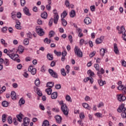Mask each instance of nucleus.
I'll list each match as a JSON object with an SVG mask.
<instances>
[{
  "mask_svg": "<svg viewBox=\"0 0 126 126\" xmlns=\"http://www.w3.org/2000/svg\"><path fill=\"white\" fill-rule=\"evenodd\" d=\"M126 108L125 107V104L122 103L117 109V111L118 113H122L121 116L123 119L126 118Z\"/></svg>",
  "mask_w": 126,
  "mask_h": 126,
  "instance_id": "obj_1",
  "label": "nucleus"
},
{
  "mask_svg": "<svg viewBox=\"0 0 126 126\" xmlns=\"http://www.w3.org/2000/svg\"><path fill=\"white\" fill-rule=\"evenodd\" d=\"M94 67L95 68L96 70H97V75L99 78H102V75L105 73V70L103 68H101L100 70V67L98 64H95Z\"/></svg>",
  "mask_w": 126,
  "mask_h": 126,
  "instance_id": "obj_2",
  "label": "nucleus"
},
{
  "mask_svg": "<svg viewBox=\"0 0 126 126\" xmlns=\"http://www.w3.org/2000/svg\"><path fill=\"white\" fill-rule=\"evenodd\" d=\"M60 104V105H62L61 110L62 112L65 116H67V115H68V108H67V106H66V104H63V101H61Z\"/></svg>",
  "mask_w": 126,
  "mask_h": 126,
  "instance_id": "obj_3",
  "label": "nucleus"
},
{
  "mask_svg": "<svg viewBox=\"0 0 126 126\" xmlns=\"http://www.w3.org/2000/svg\"><path fill=\"white\" fill-rule=\"evenodd\" d=\"M74 51L75 55H77L79 58H82V52H81L80 48H78L77 46H75Z\"/></svg>",
  "mask_w": 126,
  "mask_h": 126,
  "instance_id": "obj_4",
  "label": "nucleus"
},
{
  "mask_svg": "<svg viewBox=\"0 0 126 126\" xmlns=\"http://www.w3.org/2000/svg\"><path fill=\"white\" fill-rule=\"evenodd\" d=\"M48 72L50 74L51 76H52L54 78H58V73L55 72L54 70L52 69H49Z\"/></svg>",
  "mask_w": 126,
  "mask_h": 126,
  "instance_id": "obj_5",
  "label": "nucleus"
},
{
  "mask_svg": "<svg viewBox=\"0 0 126 126\" xmlns=\"http://www.w3.org/2000/svg\"><path fill=\"white\" fill-rule=\"evenodd\" d=\"M28 70L32 75H35V74H36V73L37 72V69L33 68L32 66H30L29 67Z\"/></svg>",
  "mask_w": 126,
  "mask_h": 126,
  "instance_id": "obj_6",
  "label": "nucleus"
},
{
  "mask_svg": "<svg viewBox=\"0 0 126 126\" xmlns=\"http://www.w3.org/2000/svg\"><path fill=\"white\" fill-rule=\"evenodd\" d=\"M36 32L39 36H43L45 34V32L43 31L42 29L39 27L36 28Z\"/></svg>",
  "mask_w": 126,
  "mask_h": 126,
  "instance_id": "obj_7",
  "label": "nucleus"
},
{
  "mask_svg": "<svg viewBox=\"0 0 126 126\" xmlns=\"http://www.w3.org/2000/svg\"><path fill=\"white\" fill-rule=\"evenodd\" d=\"M117 99L120 102H124V101H125L126 97L124 94H120L117 95Z\"/></svg>",
  "mask_w": 126,
  "mask_h": 126,
  "instance_id": "obj_8",
  "label": "nucleus"
},
{
  "mask_svg": "<svg viewBox=\"0 0 126 126\" xmlns=\"http://www.w3.org/2000/svg\"><path fill=\"white\" fill-rule=\"evenodd\" d=\"M29 123H30V119L27 117H25L23 120V124L22 126H28L29 125Z\"/></svg>",
  "mask_w": 126,
  "mask_h": 126,
  "instance_id": "obj_9",
  "label": "nucleus"
},
{
  "mask_svg": "<svg viewBox=\"0 0 126 126\" xmlns=\"http://www.w3.org/2000/svg\"><path fill=\"white\" fill-rule=\"evenodd\" d=\"M7 56H8V57H9V58H10V59H11V60H13L14 61H15L16 60V59H17L18 58V57H19L18 54H7Z\"/></svg>",
  "mask_w": 126,
  "mask_h": 126,
  "instance_id": "obj_10",
  "label": "nucleus"
},
{
  "mask_svg": "<svg viewBox=\"0 0 126 126\" xmlns=\"http://www.w3.org/2000/svg\"><path fill=\"white\" fill-rule=\"evenodd\" d=\"M23 11L26 15H27L28 16H31V13H30V12H29V9H28V8L27 7H25L23 8Z\"/></svg>",
  "mask_w": 126,
  "mask_h": 126,
  "instance_id": "obj_11",
  "label": "nucleus"
},
{
  "mask_svg": "<svg viewBox=\"0 0 126 126\" xmlns=\"http://www.w3.org/2000/svg\"><path fill=\"white\" fill-rule=\"evenodd\" d=\"M84 22L87 25H89V24H91V22H92V21L91 20V19H90V18L86 17L85 18Z\"/></svg>",
  "mask_w": 126,
  "mask_h": 126,
  "instance_id": "obj_12",
  "label": "nucleus"
},
{
  "mask_svg": "<svg viewBox=\"0 0 126 126\" xmlns=\"http://www.w3.org/2000/svg\"><path fill=\"white\" fill-rule=\"evenodd\" d=\"M114 52L116 55H119V54H120V51H119V48H118L117 43L114 44Z\"/></svg>",
  "mask_w": 126,
  "mask_h": 126,
  "instance_id": "obj_13",
  "label": "nucleus"
},
{
  "mask_svg": "<svg viewBox=\"0 0 126 126\" xmlns=\"http://www.w3.org/2000/svg\"><path fill=\"white\" fill-rule=\"evenodd\" d=\"M55 119L56 121V122L58 124H61L62 123V117H61V116L60 115H57L55 116Z\"/></svg>",
  "mask_w": 126,
  "mask_h": 126,
  "instance_id": "obj_14",
  "label": "nucleus"
},
{
  "mask_svg": "<svg viewBox=\"0 0 126 126\" xmlns=\"http://www.w3.org/2000/svg\"><path fill=\"white\" fill-rule=\"evenodd\" d=\"M119 34H122L123 35L126 33V29H125V27L122 26L120 28V30H119Z\"/></svg>",
  "mask_w": 126,
  "mask_h": 126,
  "instance_id": "obj_15",
  "label": "nucleus"
},
{
  "mask_svg": "<svg viewBox=\"0 0 126 126\" xmlns=\"http://www.w3.org/2000/svg\"><path fill=\"white\" fill-rule=\"evenodd\" d=\"M10 96L12 100H16V94L15 93V92L14 91L11 92Z\"/></svg>",
  "mask_w": 126,
  "mask_h": 126,
  "instance_id": "obj_16",
  "label": "nucleus"
},
{
  "mask_svg": "<svg viewBox=\"0 0 126 126\" xmlns=\"http://www.w3.org/2000/svg\"><path fill=\"white\" fill-rule=\"evenodd\" d=\"M59 18L60 16L59 15H56V16H54V23L55 24H58V21H59Z\"/></svg>",
  "mask_w": 126,
  "mask_h": 126,
  "instance_id": "obj_17",
  "label": "nucleus"
},
{
  "mask_svg": "<svg viewBox=\"0 0 126 126\" xmlns=\"http://www.w3.org/2000/svg\"><path fill=\"white\" fill-rule=\"evenodd\" d=\"M98 83L100 86H104V84H106V81H103L101 78L98 80Z\"/></svg>",
  "mask_w": 126,
  "mask_h": 126,
  "instance_id": "obj_18",
  "label": "nucleus"
},
{
  "mask_svg": "<svg viewBox=\"0 0 126 126\" xmlns=\"http://www.w3.org/2000/svg\"><path fill=\"white\" fill-rule=\"evenodd\" d=\"M22 117H23V115L21 113H20L19 115L16 116L18 122H20V123L22 122Z\"/></svg>",
  "mask_w": 126,
  "mask_h": 126,
  "instance_id": "obj_19",
  "label": "nucleus"
},
{
  "mask_svg": "<svg viewBox=\"0 0 126 126\" xmlns=\"http://www.w3.org/2000/svg\"><path fill=\"white\" fill-rule=\"evenodd\" d=\"M18 51L19 54H22V53H23V52H24V47H23V46H22L21 45H20L18 47Z\"/></svg>",
  "mask_w": 126,
  "mask_h": 126,
  "instance_id": "obj_20",
  "label": "nucleus"
},
{
  "mask_svg": "<svg viewBox=\"0 0 126 126\" xmlns=\"http://www.w3.org/2000/svg\"><path fill=\"white\" fill-rule=\"evenodd\" d=\"M106 52H107V50L103 48H101L100 50V56H101L102 57H104V56L105 55V53H106Z\"/></svg>",
  "mask_w": 126,
  "mask_h": 126,
  "instance_id": "obj_21",
  "label": "nucleus"
},
{
  "mask_svg": "<svg viewBox=\"0 0 126 126\" xmlns=\"http://www.w3.org/2000/svg\"><path fill=\"white\" fill-rule=\"evenodd\" d=\"M77 31L78 33H79L78 36L80 37V38L83 36V33H81L82 32V30L80 28H78L77 29Z\"/></svg>",
  "mask_w": 126,
  "mask_h": 126,
  "instance_id": "obj_22",
  "label": "nucleus"
},
{
  "mask_svg": "<svg viewBox=\"0 0 126 126\" xmlns=\"http://www.w3.org/2000/svg\"><path fill=\"white\" fill-rule=\"evenodd\" d=\"M47 58L49 61H53L54 60V56L52 54L48 53L47 55Z\"/></svg>",
  "mask_w": 126,
  "mask_h": 126,
  "instance_id": "obj_23",
  "label": "nucleus"
},
{
  "mask_svg": "<svg viewBox=\"0 0 126 126\" xmlns=\"http://www.w3.org/2000/svg\"><path fill=\"white\" fill-rule=\"evenodd\" d=\"M83 107L85 109H87L88 110H91V107L89 106V104L86 103H84L82 104Z\"/></svg>",
  "mask_w": 126,
  "mask_h": 126,
  "instance_id": "obj_24",
  "label": "nucleus"
},
{
  "mask_svg": "<svg viewBox=\"0 0 126 126\" xmlns=\"http://www.w3.org/2000/svg\"><path fill=\"white\" fill-rule=\"evenodd\" d=\"M51 98L52 99H57L58 98V93L55 92L51 94Z\"/></svg>",
  "mask_w": 126,
  "mask_h": 126,
  "instance_id": "obj_25",
  "label": "nucleus"
},
{
  "mask_svg": "<svg viewBox=\"0 0 126 126\" xmlns=\"http://www.w3.org/2000/svg\"><path fill=\"white\" fill-rule=\"evenodd\" d=\"M41 17L42 18H43V19H47L48 17V14L46 12H44L42 13L41 15Z\"/></svg>",
  "mask_w": 126,
  "mask_h": 126,
  "instance_id": "obj_26",
  "label": "nucleus"
},
{
  "mask_svg": "<svg viewBox=\"0 0 126 126\" xmlns=\"http://www.w3.org/2000/svg\"><path fill=\"white\" fill-rule=\"evenodd\" d=\"M45 92L48 95H51L52 94V89L51 88H48L45 90Z\"/></svg>",
  "mask_w": 126,
  "mask_h": 126,
  "instance_id": "obj_27",
  "label": "nucleus"
},
{
  "mask_svg": "<svg viewBox=\"0 0 126 126\" xmlns=\"http://www.w3.org/2000/svg\"><path fill=\"white\" fill-rule=\"evenodd\" d=\"M66 15H67V13H66V11H64L62 14H61V18L62 19H64Z\"/></svg>",
  "mask_w": 126,
  "mask_h": 126,
  "instance_id": "obj_28",
  "label": "nucleus"
},
{
  "mask_svg": "<svg viewBox=\"0 0 126 126\" xmlns=\"http://www.w3.org/2000/svg\"><path fill=\"white\" fill-rule=\"evenodd\" d=\"M19 104H20V106H21V105H24V104H25V100H24V99H23V98H20L19 101Z\"/></svg>",
  "mask_w": 126,
  "mask_h": 126,
  "instance_id": "obj_29",
  "label": "nucleus"
},
{
  "mask_svg": "<svg viewBox=\"0 0 126 126\" xmlns=\"http://www.w3.org/2000/svg\"><path fill=\"white\" fill-rule=\"evenodd\" d=\"M70 17L73 18L74 16H75V11L74 10H72L70 12Z\"/></svg>",
  "mask_w": 126,
  "mask_h": 126,
  "instance_id": "obj_30",
  "label": "nucleus"
},
{
  "mask_svg": "<svg viewBox=\"0 0 126 126\" xmlns=\"http://www.w3.org/2000/svg\"><path fill=\"white\" fill-rule=\"evenodd\" d=\"M47 87H50V88H52V87H54V83L52 82H49L47 83Z\"/></svg>",
  "mask_w": 126,
  "mask_h": 126,
  "instance_id": "obj_31",
  "label": "nucleus"
},
{
  "mask_svg": "<svg viewBox=\"0 0 126 126\" xmlns=\"http://www.w3.org/2000/svg\"><path fill=\"white\" fill-rule=\"evenodd\" d=\"M42 126H50V123L48 120H45L43 121Z\"/></svg>",
  "mask_w": 126,
  "mask_h": 126,
  "instance_id": "obj_32",
  "label": "nucleus"
},
{
  "mask_svg": "<svg viewBox=\"0 0 126 126\" xmlns=\"http://www.w3.org/2000/svg\"><path fill=\"white\" fill-rule=\"evenodd\" d=\"M61 21L63 26L65 27L67 25V22L64 19H61Z\"/></svg>",
  "mask_w": 126,
  "mask_h": 126,
  "instance_id": "obj_33",
  "label": "nucleus"
},
{
  "mask_svg": "<svg viewBox=\"0 0 126 126\" xmlns=\"http://www.w3.org/2000/svg\"><path fill=\"white\" fill-rule=\"evenodd\" d=\"M34 84L36 86L39 87V85H40V79H39V78H37L34 81Z\"/></svg>",
  "mask_w": 126,
  "mask_h": 126,
  "instance_id": "obj_34",
  "label": "nucleus"
},
{
  "mask_svg": "<svg viewBox=\"0 0 126 126\" xmlns=\"http://www.w3.org/2000/svg\"><path fill=\"white\" fill-rule=\"evenodd\" d=\"M7 117V115H5V114L2 115V121L3 123H5V121H6V117Z\"/></svg>",
  "mask_w": 126,
  "mask_h": 126,
  "instance_id": "obj_35",
  "label": "nucleus"
},
{
  "mask_svg": "<svg viewBox=\"0 0 126 126\" xmlns=\"http://www.w3.org/2000/svg\"><path fill=\"white\" fill-rule=\"evenodd\" d=\"M103 41V40L102 39V37L99 38H97L95 40V43L96 44H101V43H102V41Z\"/></svg>",
  "mask_w": 126,
  "mask_h": 126,
  "instance_id": "obj_36",
  "label": "nucleus"
},
{
  "mask_svg": "<svg viewBox=\"0 0 126 126\" xmlns=\"http://www.w3.org/2000/svg\"><path fill=\"white\" fill-rule=\"evenodd\" d=\"M88 74H89L90 77H92V76H94V72L91 71V70H89L88 71Z\"/></svg>",
  "mask_w": 126,
  "mask_h": 126,
  "instance_id": "obj_37",
  "label": "nucleus"
},
{
  "mask_svg": "<svg viewBox=\"0 0 126 126\" xmlns=\"http://www.w3.org/2000/svg\"><path fill=\"white\" fill-rule=\"evenodd\" d=\"M61 73L63 76H66V72H65V70L64 68H62L61 69Z\"/></svg>",
  "mask_w": 126,
  "mask_h": 126,
  "instance_id": "obj_38",
  "label": "nucleus"
},
{
  "mask_svg": "<svg viewBox=\"0 0 126 126\" xmlns=\"http://www.w3.org/2000/svg\"><path fill=\"white\" fill-rule=\"evenodd\" d=\"M80 45H81V46H82V45H83V44H87V41H84V39H81L80 40Z\"/></svg>",
  "mask_w": 126,
  "mask_h": 126,
  "instance_id": "obj_39",
  "label": "nucleus"
},
{
  "mask_svg": "<svg viewBox=\"0 0 126 126\" xmlns=\"http://www.w3.org/2000/svg\"><path fill=\"white\" fill-rule=\"evenodd\" d=\"M2 106H3V107H7L8 106V102L6 101H3L2 102Z\"/></svg>",
  "mask_w": 126,
  "mask_h": 126,
  "instance_id": "obj_40",
  "label": "nucleus"
},
{
  "mask_svg": "<svg viewBox=\"0 0 126 126\" xmlns=\"http://www.w3.org/2000/svg\"><path fill=\"white\" fill-rule=\"evenodd\" d=\"M44 43H47V44H50L51 43V39H49L48 38H45L44 40Z\"/></svg>",
  "mask_w": 126,
  "mask_h": 126,
  "instance_id": "obj_41",
  "label": "nucleus"
},
{
  "mask_svg": "<svg viewBox=\"0 0 126 126\" xmlns=\"http://www.w3.org/2000/svg\"><path fill=\"white\" fill-rule=\"evenodd\" d=\"M68 39L70 43H72V42H73V40L72 39V36L71 35H68Z\"/></svg>",
  "mask_w": 126,
  "mask_h": 126,
  "instance_id": "obj_42",
  "label": "nucleus"
},
{
  "mask_svg": "<svg viewBox=\"0 0 126 126\" xmlns=\"http://www.w3.org/2000/svg\"><path fill=\"white\" fill-rule=\"evenodd\" d=\"M7 121H8V124H12V118H11V117H10V116L8 117Z\"/></svg>",
  "mask_w": 126,
  "mask_h": 126,
  "instance_id": "obj_43",
  "label": "nucleus"
},
{
  "mask_svg": "<svg viewBox=\"0 0 126 126\" xmlns=\"http://www.w3.org/2000/svg\"><path fill=\"white\" fill-rule=\"evenodd\" d=\"M54 22V19L51 18L49 21V26H52L53 25V22Z\"/></svg>",
  "mask_w": 126,
  "mask_h": 126,
  "instance_id": "obj_44",
  "label": "nucleus"
},
{
  "mask_svg": "<svg viewBox=\"0 0 126 126\" xmlns=\"http://www.w3.org/2000/svg\"><path fill=\"white\" fill-rule=\"evenodd\" d=\"M24 44L25 45H28L29 44V39L28 38H26L24 40Z\"/></svg>",
  "mask_w": 126,
  "mask_h": 126,
  "instance_id": "obj_45",
  "label": "nucleus"
},
{
  "mask_svg": "<svg viewBox=\"0 0 126 126\" xmlns=\"http://www.w3.org/2000/svg\"><path fill=\"white\" fill-rule=\"evenodd\" d=\"M27 37L29 39H32V33L31 32H29L27 33Z\"/></svg>",
  "mask_w": 126,
  "mask_h": 126,
  "instance_id": "obj_46",
  "label": "nucleus"
},
{
  "mask_svg": "<svg viewBox=\"0 0 126 126\" xmlns=\"http://www.w3.org/2000/svg\"><path fill=\"white\" fill-rule=\"evenodd\" d=\"M54 54L57 55L58 56H62V52H58L57 50H54Z\"/></svg>",
  "mask_w": 126,
  "mask_h": 126,
  "instance_id": "obj_47",
  "label": "nucleus"
},
{
  "mask_svg": "<svg viewBox=\"0 0 126 126\" xmlns=\"http://www.w3.org/2000/svg\"><path fill=\"white\" fill-rule=\"evenodd\" d=\"M54 31H50L49 34V38H52V37H54Z\"/></svg>",
  "mask_w": 126,
  "mask_h": 126,
  "instance_id": "obj_48",
  "label": "nucleus"
},
{
  "mask_svg": "<svg viewBox=\"0 0 126 126\" xmlns=\"http://www.w3.org/2000/svg\"><path fill=\"white\" fill-rule=\"evenodd\" d=\"M21 6H24L25 4H26V1L25 0H21Z\"/></svg>",
  "mask_w": 126,
  "mask_h": 126,
  "instance_id": "obj_49",
  "label": "nucleus"
},
{
  "mask_svg": "<svg viewBox=\"0 0 126 126\" xmlns=\"http://www.w3.org/2000/svg\"><path fill=\"white\" fill-rule=\"evenodd\" d=\"M3 63L5 64V65L8 66L9 65V63H8V60L5 59Z\"/></svg>",
  "mask_w": 126,
  "mask_h": 126,
  "instance_id": "obj_50",
  "label": "nucleus"
},
{
  "mask_svg": "<svg viewBox=\"0 0 126 126\" xmlns=\"http://www.w3.org/2000/svg\"><path fill=\"white\" fill-rule=\"evenodd\" d=\"M64 4L66 7H69V1H68V0H66L64 2Z\"/></svg>",
  "mask_w": 126,
  "mask_h": 126,
  "instance_id": "obj_51",
  "label": "nucleus"
},
{
  "mask_svg": "<svg viewBox=\"0 0 126 126\" xmlns=\"http://www.w3.org/2000/svg\"><path fill=\"white\" fill-rule=\"evenodd\" d=\"M69 68H70L69 65H66L65 66V69H66V73H69Z\"/></svg>",
  "mask_w": 126,
  "mask_h": 126,
  "instance_id": "obj_52",
  "label": "nucleus"
},
{
  "mask_svg": "<svg viewBox=\"0 0 126 126\" xmlns=\"http://www.w3.org/2000/svg\"><path fill=\"white\" fill-rule=\"evenodd\" d=\"M39 108L41 110H42V111H45V107L44 105H43V104H42V103L39 104Z\"/></svg>",
  "mask_w": 126,
  "mask_h": 126,
  "instance_id": "obj_53",
  "label": "nucleus"
},
{
  "mask_svg": "<svg viewBox=\"0 0 126 126\" xmlns=\"http://www.w3.org/2000/svg\"><path fill=\"white\" fill-rule=\"evenodd\" d=\"M13 123L15 126H17L18 125V123L17 122L16 118H14L13 120Z\"/></svg>",
  "mask_w": 126,
  "mask_h": 126,
  "instance_id": "obj_54",
  "label": "nucleus"
},
{
  "mask_svg": "<svg viewBox=\"0 0 126 126\" xmlns=\"http://www.w3.org/2000/svg\"><path fill=\"white\" fill-rule=\"evenodd\" d=\"M1 30L2 32H3V33H5V32H6V31H7V27H3V28H2Z\"/></svg>",
  "mask_w": 126,
  "mask_h": 126,
  "instance_id": "obj_55",
  "label": "nucleus"
},
{
  "mask_svg": "<svg viewBox=\"0 0 126 126\" xmlns=\"http://www.w3.org/2000/svg\"><path fill=\"white\" fill-rule=\"evenodd\" d=\"M41 71H42V72H45V71H46V66H45V65H43L41 67Z\"/></svg>",
  "mask_w": 126,
  "mask_h": 126,
  "instance_id": "obj_56",
  "label": "nucleus"
},
{
  "mask_svg": "<svg viewBox=\"0 0 126 126\" xmlns=\"http://www.w3.org/2000/svg\"><path fill=\"white\" fill-rule=\"evenodd\" d=\"M37 94L40 97H41V96L43 95V94H42V92H41V91H40V89L38 91H37Z\"/></svg>",
  "mask_w": 126,
  "mask_h": 126,
  "instance_id": "obj_57",
  "label": "nucleus"
},
{
  "mask_svg": "<svg viewBox=\"0 0 126 126\" xmlns=\"http://www.w3.org/2000/svg\"><path fill=\"white\" fill-rule=\"evenodd\" d=\"M50 65L52 67H54V66H55V65H56V62H55L54 61H52L50 63Z\"/></svg>",
  "mask_w": 126,
  "mask_h": 126,
  "instance_id": "obj_58",
  "label": "nucleus"
},
{
  "mask_svg": "<svg viewBox=\"0 0 126 126\" xmlns=\"http://www.w3.org/2000/svg\"><path fill=\"white\" fill-rule=\"evenodd\" d=\"M95 116H96V117H97L98 118H102V114L100 113H96L95 114Z\"/></svg>",
  "mask_w": 126,
  "mask_h": 126,
  "instance_id": "obj_59",
  "label": "nucleus"
},
{
  "mask_svg": "<svg viewBox=\"0 0 126 126\" xmlns=\"http://www.w3.org/2000/svg\"><path fill=\"white\" fill-rule=\"evenodd\" d=\"M79 117L80 119H84L85 118V116H84V113H81L80 114Z\"/></svg>",
  "mask_w": 126,
  "mask_h": 126,
  "instance_id": "obj_60",
  "label": "nucleus"
},
{
  "mask_svg": "<svg viewBox=\"0 0 126 126\" xmlns=\"http://www.w3.org/2000/svg\"><path fill=\"white\" fill-rule=\"evenodd\" d=\"M104 106V103L101 102L97 105L98 108H101V107H103Z\"/></svg>",
  "mask_w": 126,
  "mask_h": 126,
  "instance_id": "obj_61",
  "label": "nucleus"
},
{
  "mask_svg": "<svg viewBox=\"0 0 126 126\" xmlns=\"http://www.w3.org/2000/svg\"><path fill=\"white\" fill-rule=\"evenodd\" d=\"M91 11H95V5H92L90 7Z\"/></svg>",
  "mask_w": 126,
  "mask_h": 126,
  "instance_id": "obj_62",
  "label": "nucleus"
},
{
  "mask_svg": "<svg viewBox=\"0 0 126 126\" xmlns=\"http://www.w3.org/2000/svg\"><path fill=\"white\" fill-rule=\"evenodd\" d=\"M122 92L123 94H126V88L125 87H124L122 89Z\"/></svg>",
  "mask_w": 126,
  "mask_h": 126,
  "instance_id": "obj_63",
  "label": "nucleus"
},
{
  "mask_svg": "<svg viewBox=\"0 0 126 126\" xmlns=\"http://www.w3.org/2000/svg\"><path fill=\"white\" fill-rule=\"evenodd\" d=\"M122 38L124 41H126V33L123 34L122 35Z\"/></svg>",
  "mask_w": 126,
  "mask_h": 126,
  "instance_id": "obj_64",
  "label": "nucleus"
}]
</instances>
